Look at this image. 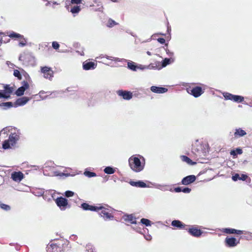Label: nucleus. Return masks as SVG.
Returning a JSON list of instances; mask_svg holds the SVG:
<instances>
[{
    "label": "nucleus",
    "mask_w": 252,
    "mask_h": 252,
    "mask_svg": "<svg viewBox=\"0 0 252 252\" xmlns=\"http://www.w3.org/2000/svg\"><path fill=\"white\" fill-rule=\"evenodd\" d=\"M124 220L126 221H129L132 224H136V218L132 214L126 215L124 216Z\"/></svg>",
    "instance_id": "25"
},
{
    "label": "nucleus",
    "mask_w": 252,
    "mask_h": 252,
    "mask_svg": "<svg viewBox=\"0 0 252 252\" xmlns=\"http://www.w3.org/2000/svg\"><path fill=\"white\" fill-rule=\"evenodd\" d=\"M127 68L134 71H136L137 69V65L134 62L129 61L127 62Z\"/></svg>",
    "instance_id": "27"
},
{
    "label": "nucleus",
    "mask_w": 252,
    "mask_h": 252,
    "mask_svg": "<svg viewBox=\"0 0 252 252\" xmlns=\"http://www.w3.org/2000/svg\"><path fill=\"white\" fill-rule=\"evenodd\" d=\"M84 174L85 175V176L89 178H92L95 177L96 176V174L94 172H91L87 170L85 171Z\"/></svg>",
    "instance_id": "39"
},
{
    "label": "nucleus",
    "mask_w": 252,
    "mask_h": 252,
    "mask_svg": "<svg viewBox=\"0 0 252 252\" xmlns=\"http://www.w3.org/2000/svg\"><path fill=\"white\" fill-rule=\"evenodd\" d=\"M117 94L125 100H128L132 97V93L130 91L120 90L117 91Z\"/></svg>",
    "instance_id": "7"
},
{
    "label": "nucleus",
    "mask_w": 252,
    "mask_h": 252,
    "mask_svg": "<svg viewBox=\"0 0 252 252\" xmlns=\"http://www.w3.org/2000/svg\"><path fill=\"white\" fill-rule=\"evenodd\" d=\"M13 75L15 77H17L19 80L22 79V75L18 70H14Z\"/></svg>",
    "instance_id": "42"
},
{
    "label": "nucleus",
    "mask_w": 252,
    "mask_h": 252,
    "mask_svg": "<svg viewBox=\"0 0 252 252\" xmlns=\"http://www.w3.org/2000/svg\"><path fill=\"white\" fill-rule=\"evenodd\" d=\"M237 154L241 155L243 153V151L241 149L238 148L236 149Z\"/></svg>",
    "instance_id": "54"
},
{
    "label": "nucleus",
    "mask_w": 252,
    "mask_h": 252,
    "mask_svg": "<svg viewBox=\"0 0 252 252\" xmlns=\"http://www.w3.org/2000/svg\"><path fill=\"white\" fill-rule=\"evenodd\" d=\"M226 245L228 247H234L239 243V241L234 237H226L225 239Z\"/></svg>",
    "instance_id": "8"
},
{
    "label": "nucleus",
    "mask_w": 252,
    "mask_h": 252,
    "mask_svg": "<svg viewBox=\"0 0 252 252\" xmlns=\"http://www.w3.org/2000/svg\"><path fill=\"white\" fill-rule=\"evenodd\" d=\"M57 205L62 211H64L67 207H69L67 200L63 197H59L55 200Z\"/></svg>",
    "instance_id": "3"
},
{
    "label": "nucleus",
    "mask_w": 252,
    "mask_h": 252,
    "mask_svg": "<svg viewBox=\"0 0 252 252\" xmlns=\"http://www.w3.org/2000/svg\"><path fill=\"white\" fill-rule=\"evenodd\" d=\"M222 232L226 234H236L238 235H241L243 234V230H237L231 228H223Z\"/></svg>",
    "instance_id": "14"
},
{
    "label": "nucleus",
    "mask_w": 252,
    "mask_h": 252,
    "mask_svg": "<svg viewBox=\"0 0 252 252\" xmlns=\"http://www.w3.org/2000/svg\"><path fill=\"white\" fill-rule=\"evenodd\" d=\"M150 89L152 92L157 94H163L168 91L167 89L166 88L155 86H152Z\"/></svg>",
    "instance_id": "15"
},
{
    "label": "nucleus",
    "mask_w": 252,
    "mask_h": 252,
    "mask_svg": "<svg viewBox=\"0 0 252 252\" xmlns=\"http://www.w3.org/2000/svg\"><path fill=\"white\" fill-rule=\"evenodd\" d=\"M52 47L55 50L58 49L60 47V44L57 41L52 42Z\"/></svg>",
    "instance_id": "44"
},
{
    "label": "nucleus",
    "mask_w": 252,
    "mask_h": 252,
    "mask_svg": "<svg viewBox=\"0 0 252 252\" xmlns=\"http://www.w3.org/2000/svg\"><path fill=\"white\" fill-rule=\"evenodd\" d=\"M147 54L149 56L151 55V53L150 51H147Z\"/></svg>",
    "instance_id": "62"
},
{
    "label": "nucleus",
    "mask_w": 252,
    "mask_h": 252,
    "mask_svg": "<svg viewBox=\"0 0 252 252\" xmlns=\"http://www.w3.org/2000/svg\"><path fill=\"white\" fill-rule=\"evenodd\" d=\"M137 69H139L140 70H144L145 69H147V66L143 65L141 64H139V65H137Z\"/></svg>",
    "instance_id": "51"
},
{
    "label": "nucleus",
    "mask_w": 252,
    "mask_h": 252,
    "mask_svg": "<svg viewBox=\"0 0 252 252\" xmlns=\"http://www.w3.org/2000/svg\"><path fill=\"white\" fill-rule=\"evenodd\" d=\"M13 106V103L12 102H5L0 103V107L2 108L4 110H6L8 108H10Z\"/></svg>",
    "instance_id": "29"
},
{
    "label": "nucleus",
    "mask_w": 252,
    "mask_h": 252,
    "mask_svg": "<svg viewBox=\"0 0 252 252\" xmlns=\"http://www.w3.org/2000/svg\"><path fill=\"white\" fill-rule=\"evenodd\" d=\"M19 139V136L16 133H11L8 139V140L10 142L11 146H14Z\"/></svg>",
    "instance_id": "17"
},
{
    "label": "nucleus",
    "mask_w": 252,
    "mask_h": 252,
    "mask_svg": "<svg viewBox=\"0 0 252 252\" xmlns=\"http://www.w3.org/2000/svg\"><path fill=\"white\" fill-rule=\"evenodd\" d=\"M83 0H71V3L72 4H78L82 3Z\"/></svg>",
    "instance_id": "49"
},
{
    "label": "nucleus",
    "mask_w": 252,
    "mask_h": 252,
    "mask_svg": "<svg viewBox=\"0 0 252 252\" xmlns=\"http://www.w3.org/2000/svg\"><path fill=\"white\" fill-rule=\"evenodd\" d=\"M29 58H31V59H33V57H32L31 55L23 54H21L20 55V56L19 57V60L20 61L25 62V63H26V59H29Z\"/></svg>",
    "instance_id": "31"
},
{
    "label": "nucleus",
    "mask_w": 252,
    "mask_h": 252,
    "mask_svg": "<svg viewBox=\"0 0 252 252\" xmlns=\"http://www.w3.org/2000/svg\"><path fill=\"white\" fill-rule=\"evenodd\" d=\"M189 233L192 236L198 237L202 234V231L196 227L192 226L188 229Z\"/></svg>",
    "instance_id": "13"
},
{
    "label": "nucleus",
    "mask_w": 252,
    "mask_h": 252,
    "mask_svg": "<svg viewBox=\"0 0 252 252\" xmlns=\"http://www.w3.org/2000/svg\"><path fill=\"white\" fill-rule=\"evenodd\" d=\"M103 57H104L103 56L102 57V56H99L98 57H97V59H102Z\"/></svg>",
    "instance_id": "64"
},
{
    "label": "nucleus",
    "mask_w": 252,
    "mask_h": 252,
    "mask_svg": "<svg viewBox=\"0 0 252 252\" xmlns=\"http://www.w3.org/2000/svg\"><path fill=\"white\" fill-rule=\"evenodd\" d=\"M248 178V176L246 174H242L241 176L238 173H235L232 177V179L234 181H237L238 180L245 181Z\"/></svg>",
    "instance_id": "24"
},
{
    "label": "nucleus",
    "mask_w": 252,
    "mask_h": 252,
    "mask_svg": "<svg viewBox=\"0 0 252 252\" xmlns=\"http://www.w3.org/2000/svg\"><path fill=\"white\" fill-rule=\"evenodd\" d=\"M147 69H159V67L157 64L151 63L149 65H147Z\"/></svg>",
    "instance_id": "43"
},
{
    "label": "nucleus",
    "mask_w": 252,
    "mask_h": 252,
    "mask_svg": "<svg viewBox=\"0 0 252 252\" xmlns=\"http://www.w3.org/2000/svg\"><path fill=\"white\" fill-rule=\"evenodd\" d=\"M81 10V7L79 5H74L72 6L70 11L73 14H78Z\"/></svg>",
    "instance_id": "33"
},
{
    "label": "nucleus",
    "mask_w": 252,
    "mask_h": 252,
    "mask_svg": "<svg viewBox=\"0 0 252 252\" xmlns=\"http://www.w3.org/2000/svg\"><path fill=\"white\" fill-rule=\"evenodd\" d=\"M24 177L23 173L20 171L13 172L11 174V179L15 182H20Z\"/></svg>",
    "instance_id": "12"
},
{
    "label": "nucleus",
    "mask_w": 252,
    "mask_h": 252,
    "mask_svg": "<svg viewBox=\"0 0 252 252\" xmlns=\"http://www.w3.org/2000/svg\"><path fill=\"white\" fill-rule=\"evenodd\" d=\"M26 45V40L25 39H23V40H21L20 41L19 43V45L21 47H24Z\"/></svg>",
    "instance_id": "50"
},
{
    "label": "nucleus",
    "mask_w": 252,
    "mask_h": 252,
    "mask_svg": "<svg viewBox=\"0 0 252 252\" xmlns=\"http://www.w3.org/2000/svg\"><path fill=\"white\" fill-rule=\"evenodd\" d=\"M105 58L108 60H111L114 61L115 62H127V60L125 59H120V58L112 57H110V56H105Z\"/></svg>",
    "instance_id": "36"
},
{
    "label": "nucleus",
    "mask_w": 252,
    "mask_h": 252,
    "mask_svg": "<svg viewBox=\"0 0 252 252\" xmlns=\"http://www.w3.org/2000/svg\"><path fill=\"white\" fill-rule=\"evenodd\" d=\"M7 94L4 90H0V99L3 98Z\"/></svg>",
    "instance_id": "48"
},
{
    "label": "nucleus",
    "mask_w": 252,
    "mask_h": 252,
    "mask_svg": "<svg viewBox=\"0 0 252 252\" xmlns=\"http://www.w3.org/2000/svg\"><path fill=\"white\" fill-rule=\"evenodd\" d=\"M59 248L54 243L49 244L47 246V252H58Z\"/></svg>",
    "instance_id": "21"
},
{
    "label": "nucleus",
    "mask_w": 252,
    "mask_h": 252,
    "mask_svg": "<svg viewBox=\"0 0 252 252\" xmlns=\"http://www.w3.org/2000/svg\"><path fill=\"white\" fill-rule=\"evenodd\" d=\"M103 171L106 174H112L115 173V169L111 166H107L104 169Z\"/></svg>",
    "instance_id": "34"
},
{
    "label": "nucleus",
    "mask_w": 252,
    "mask_h": 252,
    "mask_svg": "<svg viewBox=\"0 0 252 252\" xmlns=\"http://www.w3.org/2000/svg\"><path fill=\"white\" fill-rule=\"evenodd\" d=\"M74 192L70 190H67L64 193L65 196L67 197H71L74 195Z\"/></svg>",
    "instance_id": "45"
},
{
    "label": "nucleus",
    "mask_w": 252,
    "mask_h": 252,
    "mask_svg": "<svg viewBox=\"0 0 252 252\" xmlns=\"http://www.w3.org/2000/svg\"><path fill=\"white\" fill-rule=\"evenodd\" d=\"M6 64L10 67H11V66H13L14 64L12 63H11L9 61H7L6 62Z\"/></svg>",
    "instance_id": "59"
},
{
    "label": "nucleus",
    "mask_w": 252,
    "mask_h": 252,
    "mask_svg": "<svg viewBox=\"0 0 252 252\" xmlns=\"http://www.w3.org/2000/svg\"><path fill=\"white\" fill-rule=\"evenodd\" d=\"M158 41L160 44H163L165 43V40L163 38H158Z\"/></svg>",
    "instance_id": "53"
},
{
    "label": "nucleus",
    "mask_w": 252,
    "mask_h": 252,
    "mask_svg": "<svg viewBox=\"0 0 252 252\" xmlns=\"http://www.w3.org/2000/svg\"><path fill=\"white\" fill-rule=\"evenodd\" d=\"M118 24L116 23L114 20L109 19L107 23V26L109 28H112L115 25H117Z\"/></svg>",
    "instance_id": "40"
},
{
    "label": "nucleus",
    "mask_w": 252,
    "mask_h": 252,
    "mask_svg": "<svg viewBox=\"0 0 252 252\" xmlns=\"http://www.w3.org/2000/svg\"><path fill=\"white\" fill-rule=\"evenodd\" d=\"M86 251L88 252H94V248L91 245H88L86 246Z\"/></svg>",
    "instance_id": "47"
},
{
    "label": "nucleus",
    "mask_w": 252,
    "mask_h": 252,
    "mask_svg": "<svg viewBox=\"0 0 252 252\" xmlns=\"http://www.w3.org/2000/svg\"><path fill=\"white\" fill-rule=\"evenodd\" d=\"M106 209L103 207V209H101V211L100 213V215L102 217L104 220H112L114 216L111 214L106 211Z\"/></svg>",
    "instance_id": "16"
},
{
    "label": "nucleus",
    "mask_w": 252,
    "mask_h": 252,
    "mask_svg": "<svg viewBox=\"0 0 252 252\" xmlns=\"http://www.w3.org/2000/svg\"><path fill=\"white\" fill-rule=\"evenodd\" d=\"M198 140H196L194 144L192 145V150L195 154H200L202 151V146L198 143Z\"/></svg>",
    "instance_id": "19"
},
{
    "label": "nucleus",
    "mask_w": 252,
    "mask_h": 252,
    "mask_svg": "<svg viewBox=\"0 0 252 252\" xmlns=\"http://www.w3.org/2000/svg\"><path fill=\"white\" fill-rule=\"evenodd\" d=\"M129 184L131 186L133 187H136L139 188H146L147 187L146 184L142 181H130Z\"/></svg>",
    "instance_id": "22"
},
{
    "label": "nucleus",
    "mask_w": 252,
    "mask_h": 252,
    "mask_svg": "<svg viewBox=\"0 0 252 252\" xmlns=\"http://www.w3.org/2000/svg\"><path fill=\"white\" fill-rule=\"evenodd\" d=\"M4 91L5 92L6 94H12L14 91V89L13 87H10L9 85H4L3 86Z\"/></svg>",
    "instance_id": "35"
},
{
    "label": "nucleus",
    "mask_w": 252,
    "mask_h": 252,
    "mask_svg": "<svg viewBox=\"0 0 252 252\" xmlns=\"http://www.w3.org/2000/svg\"><path fill=\"white\" fill-rule=\"evenodd\" d=\"M247 134L246 132L241 128H236L234 133V137L238 138L245 136Z\"/></svg>",
    "instance_id": "18"
},
{
    "label": "nucleus",
    "mask_w": 252,
    "mask_h": 252,
    "mask_svg": "<svg viewBox=\"0 0 252 252\" xmlns=\"http://www.w3.org/2000/svg\"><path fill=\"white\" fill-rule=\"evenodd\" d=\"M174 62V59L172 58H166L163 60L161 63V66L159 67V69L166 67L167 65L170 64Z\"/></svg>",
    "instance_id": "23"
},
{
    "label": "nucleus",
    "mask_w": 252,
    "mask_h": 252,
    "mask_svg": "<svg viewBox=\"0 0 252 252\" xmlns=\"http://www.w3.org/2000/svg\"><path fill=\"white\" fill-rule=\"evenodd\" d=\"M230 154L233 156H235L237 155L236 152V151H234V150L231 151L230 152Z\"/></svg>",
    "instance_id": "58"
},
{
    "label": "nucleus",
    "mask_w": 252,
    "mask_h": 252,
    "mask_svg": "<svg viewBox=\"0 0 252 252\" xmlns=\"http://www.w3.org/2000/svg\"><path fill=\"white\" fill-rule=\"evenodd\" d=\"M60 93H62L61 92H53L52 94H54V95H56V94H60Z\"/></svg>",
    "instance_id": "60"
},
{
    "label": "nucleus",
    "mask_w": 252,
    "mask_h": 252,
    "mask_svg": "<svg viewBox=\"0 0 252 252\" xmlns=\"http://www.w3.org/2000/svg\"><path fill=\"white\" fill-rule=\"evenodd\" d=\"M41 72L44 74V77L45 78L51 79L53 76V72L51 68L45 66L41 67Z\"/></svg>",
    "instance_id": "6"
},
{
    "label": "nucleus",
    "mask_w": 252,
    "mask_h": 252,
    "mask_svg": "<svg viewBox=\"0 0 252 252\" xmlns=\"http://www.w3.org/2000/svg\"><path fill=\"white\" fill-rule=\"evenodd\" d=\"M128 162L130 168L136 172L141 171L145 166L144 158L139 155L130 157Z\"/></svg>",
    "instance_id": "1"
},
{
    "label": "nucleus",
    "mask_w": 252,
    "mask_h": 252,
    "mask_svg": "<svg viewBox=\"0 0 252 252\" xmlns=\"http://www.w3.org/2000/svg\"><path fill=\"white\" fill-rule=\"evenodd\" d=\"M29 100L30 99L29 97L23 96L22 97L18 98L15 102V104L18 106H23L26 104L29 101Z\"/></svg>",
    "instance_id": "20"
},
{
    "label": "nucleus",
    "mask_w": 252,
    "mask_h": 252,
    "mask_svg": "<svg viewBox=\"0 0 252 252\" xmlns=\"http://www.w3.org/2000/svg\"><path fill=\"white\" fill-rule=\"evenodd\" d=\"M13 146H11V144H10V142L9 141V140H8V139L7 140H5L3 142V144H2V148L3 149H8L9 148H11V147H12Z\"/></svg>",
    "instance_id": "37"
},
{
    "label": "nucleus",
    "mask_w": 252,
    "mask_h": 252,
    "mask_svg": "<svg viewBox=\"0 0 252 252\" xmlns=\"http://www.w3.org/2000/svg\"><path fill=\"white\" fill-rule=\"evenodd\" d=\"M10 94H6V96H4L3 98L5 99H9V98H10Z\"/></svg>",
    "instance_id": "56"
},
{
    "label": "nucleus",
    "mask_w": 252,
    "mask_h": 252,
    "mask_svg": "<svg viewBox=\"0 0 252 252\" xmlns=\"http://www.w3.org/2000/svg\"><path fill=\"white\" fill-rule=\"evenodd\" d=\"M140 222L146 225V226H149L151 225V221L147 219L142 218L140 220Z\"/></svg>",
    "instance_id": "38"
},
{
    "label": "nucleus",
    "mask_w": 252,
    "mask_h": 252,
    "mask_svg": "<svg viewBox=\"0 0 252 252\" xmlns=\"http://www.w3.org/2000/svg\"><path fill=\"white\" fill-rule=\"evenodd\" d=\"M182 187H178L174 188V191H175L176 192H182Z\"/></svg>",
    "instance_id": "52"
},
{
    "label": "nucleus",
    "mask_w": 252,
    "mask_h": 252,
    "mask_svg": "<svg viewBox=\"0 0 252 252\" xmlns=\"http://www.w3.org/2000/svg\"><path fill=\"white\" fill-rule=\"evenodd\" d=\"M22 84V86L19 87L15 93V94L18 96L23 95L25 91L29 88V84L27 81H23Z\"/></svg>",
    "instance_id": "5"
},
{
    "label": "nucleus",
    "mask_w": 252,
    "mask_h": 252,
    "mask_svg": "<svg viewBox=\"0 0 252 252\" xmlns=\"http://www.w3.org/2000/svg\"><path fill=\"white\" fill-rule=\"evenodd\" d=\"M196 176L193 175H189L183 178L181 183L184 185H189L196 180Z\"/></svg>",
    "instance_id": "9"
},
{
    "label": "nucleus",
    "mask_w": 252,
    "mask_h": 252,
    "mask_svg": "<svg viewBox=\"0 0 252 252\" xmlns=\"http://www.w3.org/2000/svg\"><path fill=\"white\" fill-rule=\"evenodd\" d=\"M8 36L12 38H20L25 39V38L23 35L15 32H10Z\"/></svg>",
    "instance_id": "32"
},
{
    "label": "nucleus",
    "mask_w": 252,
    "mask_h": 252,
    "mask_svg": "<svg viewBox=\"0 0 252 252\" xmlns=\"http://www.w3.org/2000/svg\"><path fill=\"white\" fill-rule=\"evenodd\" d=\"M171 225L177 227L178 228H184L186 226V224L183 223L182 221L179 220H174L171 222Z\"/></svg>",
    "instance_id": "26"
},
{
    "label": "nucleus",
    "mask_w": 252,
    "mask_h": 252,
    "mask_svg": "<svg viewBox=\"0 0 252 252\" xmlns=\"http://www.w3.org/2000/svg\"><path fill=\"white\" fill-rule=\"evenodd\" d=\"M81 207L84 210H90L92 211H98L99 210L103 209V206L101 204H99L98 206H93L87 203H83L81 204Z\"/></svg>",
    "instance_id": "4"
},
{
    "label": "nucleus",
    "mask_w": 252,
    "mask_h": 252,
    "mask_svg": "<svg viewBox=\"0 0 252 252\" xmlns=\"http://www.w3.org/2000/svg\"><path fill=\"white\" fill-rule=\"evenodd\" d=\"M5 131V130L4 129H3L2 130H1L0 131V133H2V132H3L4 133Z\"/></svg>",
    "instance_id": "63"
},
{
    "label": "nucleus",
    "mask_w": 252,
    "mask_h": 252,
    "mask_svg": "<svg viewBox=\"0 0 252 252\" xmlns=\"http://www.w3.org/2000/svg\"><path fill=\"white\" fill-rule=\"evenodd\" d=\"M191 189L188 187H182V192L185 193H189L191 191Z\"/></svg>",
    "instance_id": "46"
},
{
    "label": "nucleus",
    "mask_w": 252,
    "mask_h": 252,
    "mask_svg": "<svg viewBox=\"0 0 252 252\" xmlns=\"http://www.w3.org/2000/svg\"><path fill=\"white\" fill-rule=\"evenodd\" d=\"M50 1H48L45 4V5L46 6H49L50 5Z\"/></svg>",
    "instance_id": "61"
},
{
    "label": "nucleus",
    "mask_w": 252,
    "mask_h": 252,
    "mask_svg": "<svg viewBox=\"0 0 252 252\" xmlns=\"http://www.w3.org/2000/svg\"><path fill=\"white\" fill-rule=\"evenodd\" d=\"M0 208L5 211H9L10 210V207L6 204L0 202Z\"/></svg>",
    "instance_id": "41"
},
{
    "label": "nucleus",
    "mask_w": 252,
    "mask_h": 252,
    "mask_svg": "<svg viewBox=\"0 0 252 252\" xmlns=\"http://www.w3.org/2000/svg\"><path fill=\"white\" fill-rule=\"evenodd\" d=\"M145 238L148 240V241H149V240H151V239H152V236L151 235H147V236H145Z\"/></svg>",
    "instance_id": "57"
},
{
    "label": "nucleus",
    "mask_w": 252,
    "mask_h": 252,
    "mask_svg": "<svg viewBox=\"0 0 252 252\" xmlns=\"http://www.w3.org/2000/svg\"><path fill=\"white\" fill-rule=\"evenodd\" d=\"M203 93L202 88L199 86H196L190 90V94L196 98L200 96Z\"/></svg>",
    "instance_id": "11"
},
{
    "label": "nucleus",
    "mask_w": 252,
    "mask_h": 252,
    "mask_svg": "<svg viewBox=\"0 0 252 252\" xmlns=\"http://www.w3.org/2000/svg\"><path fill=\"white\" fill-rule=\"evenodd\" d=\"M97 64L94 62L86 61L83 63V68L85 70L94 69L96 67Z\"/></svg>",
    "instance_id": "10"
},
{
    "label": "nucleus",
    "mask_w": 252,
    "mask_h": 252,
    "mask_svg": "<svg viewBox=\"0 0 252 252\" xmlns=\"http://www.w3.org/2000/svg\"><path fill=\"white\" fill-rule=\"evenodd\" d=\"M156 188L162 191L169 190L170 191H173L172 189L171 188H170V187L168 185L159 184L157 185Z\"/></svg>",
    "instance_id": "28"
},
{
    "label": "nucleus",
    "mask_w": 252,
    "mask_h": 252,
    "mask_svg": "<svg viewBox=\"0 0 252 252\" xmlns=\"http://www.w3.org/2000/svg\"><path fill=\"white\" fill-rule=\"evenodd\" d=\"M222 94L225 100H230L237 103L243 102L244 100V97L241 95H234L227 92L223 93Z\"/></svg>",
    "instance_id": "2"
},
{
    "label": "nucleus",
    "mask_w": 252,
    "mask_h": 252,
    "mask_svg": "<svg viewBox=\"0 0 252 252\" xmlns=\"http://www.w3.org/2000/svg\"><path fill=\"white\" fill-rule=\"evenodd\" d=\"M181 159L183 161L187 162L189 165H194L196 164L195 162L192 161L189 157L186 156H181L180 157Z\"/></svg>",
    "instance_id": "30"
},
{
    "label": "nucleus",
    "mask_w": 252,
    "mask_h": 252,
    "mask_svg": "<svg viewBox=\"0 0 252 252\" xmlns=\"http://www.w3.org/2000/svg\"><path fill=\"white\" fill-rule=\"evenodd\" d=\"M166 53L167 54V55L169 56H173L174 55V53L173 52H170L169 51V50H167L166 51Z\"/></svg>",
    "instance_id": "55"
}]
</instances>
